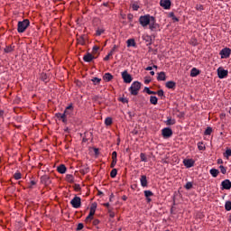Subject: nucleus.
<instances>
[{"instance_id": "obj_21", "label": "nucleus", "mask_w": 231, "mask_h": 231, "mask_svg": "<svg viewBox=\"0 0 231 231\" xmlns=\"http://www.w3.org/2000/svg\"><path fill=\"white\" fill-rule=\"evenodd\" d=\"M126 44L128 48H136V42H134V39H128Z\"/></svg>"}, {"instance_id": "obj_43", "label": "nucleus", "mask_w": 231, "mask_h": 231, "mask_svg": "<svg viewBox=\"0 0 231 231\" xmlns=\"http://www.w3.org/2000/svg\"><path fill=\"white\" fill-rule=\"evenodd\" d=\"M219 169L222 174H226V168L225 166L220 165Z\"/></svg>"}, {"instance_id": "obj_20", "label": "nucleus", "mask_w": 231, "mask_h": 231, "mask_svg": "<svg viewBox=\"0 0 231 231\" xmlns=\"http://www.w3.org/2000/svg\"><path fill=\"white\" fill-rule=\"evenodd\" d=\"M165 86L168 89H176V82L174 81H167Z\"/></svg>"}, {"instance_id": "obj_51", "label": "nucleus", "mask_w": 231, "mask_h": 231, "mask_svg": "<svg viewBox=\"0 0 231 231\" xmlns=\"http://www.w3.org/2000/svg\"><path fill=\"white\" fill-rule=\"evenodd\" d=\"M91 219H93V216L89 215L86 217V222L88 223V221H91Z\"/></svg>"}, {"instance_id": "obj_22", "label": "nucleus", "mask_w": 231, "mask_h": 231, "mask_svg": "<svg viewBox=\"0 0 231 231\" xmlns=\"http://www.w3.org/2000/svg\"><path fill=\"white\" fill-rule=\"evenodd\" d=\"M57 171H58V172H60V174H65V172L67 171L66 165L61 164V165L58 166Z\"/></svg>"}, {"instance_id": "obj_34", "label": "nucleus", "mask_w": 231, "mask_h": 231, "mask_svg": "<svg viewBox=\"0 0 231 231\" xmlns=\"http://www.w3.org/2000/svg\"><path fill=\"white\" fill-rule=\"evenodd\" d=\"M152 196H154V193L151 190H144V197L145 198H151Z\"/></svg>"}, {"instance_id": "obj_60", "label": "nucleus", "mask_w": 231, "mask_h": 231, "mask_svg": "<svg viewBox=\"0 0 231 231\" xmlns=\"http://www.w3.org/2000/svg\"><path fill=\"white\" fill-rule=\"evenodd\" d=\"M127 19L128 21H133V14H128Z\"/></svg>"}, {"instance_id": "obj_59", "label": "nucleus", "mask_w": 231, "mask_h": 231, "mask_svg": "<svg viewBox=\"0 0 231 231\" xmlns=\"http://www.w3.org/2000/svg\"><path fill=\"white\" fill-rule=\"evenodd\" d=\"M121 102H123V104H127L129 101L127 98H121Z\"/></svg>"}, {"instance_id": "obj_50", "label": "nucleus", "mask_w": 231, "mask_h": 231, "mask_svg": "<svg viewBox=\"0 0 231 231\" xmlns=\"http://www.w3.org/2000/svg\"><path fill=\"white\" fill-rule=\"evenodd\" d=\"M156 95H158V97H163L164 92H163V90L161 89V90L157 91Z\"/></svg>"}, {"instance_id": "obj_30", "label": "nucleus", "mask_w": 231, "mask_h": 231, "mask_svg": "<svg viewBox=\"0 0 231 231\" xmlns=\"http://www.w3.org/2000/svg\"><path fill=\"white\" fill-rule=\"evenodd\" d=\"M225 208L227 212H230L231 210V201L230 200H227L226 201L225 203Z\"/></svg>"}, {"instance_id": "obj_29", "label": "nucleus", "mask_w": 231, "mask_h": 231, "mask_svg": "<svg viewBox=\"0 0 231 231\" xmlns=\"http://www.w3.org/2000/svg\"><path fill=\"white\" fill-rule=\"evenodd\" d=\"M165 123H166V125H174V124H176V119L168 117V119Z\"/></svg>"}, {"instance_id": "obj_56", "label": "nucleus", "mask_w": 231, "mask_h": 231, "mask_svg": "<svg viewBox=\"0 0 231 231\" xmlns=\"http://www.w3.org/2000/svg\"><path fill=\"white\" fill-rule=\"evenodd\" d=\"M99 223H100V220H98V219H95V220L93 221V225H94L95 226H97V225H99Z\"/></svg>"}, {"instance_id": "obj_44", "label": "nucleus", "mask_w": 231, "mask_h": 231, "mask_svg": "<svg viewBox=\"0 0 231 231\" xmlns=\"http://www.w3.org/2000/svg\"><path fill=\"white\" fill-rule=\"evenodd\" d=\"M68 111H73V105H69L66 107L64 113L68 114Z\"/></svg>"}, {"instance_id": "obj_16", "label": "nucleus", "mask_w": 231, "mask_h": 231, "mask_svg": "<svg viewBox=\"0 0 231 231\" xmlns=\"http://www.w3.org/2000/svg\"><path fill=\"white\" fill-rule=\"evenodd\" d=\"M118 47L116 45H114L110 52L104 58V60L107 61L109 59H111L112 55H115V51H116V49Z\"/></svg>"}, {"instance_id": "obj_4", "label": "nucleus", "mask_w": 231, "mask_h": 231, "mask_svg": "<svg viewBox=\"0 0 231 231\" xmlns=\"http://www.w3.org/2000/svg\"><path fill=\"white\" fill-rule=\"evenodd\" d=\"M148 26L151 32H158V30H160V24L156 23V18L154 16L152 18Z\"/></svg>"}, {"instance_id": "obj_15", "label": "nucleus", "mask_w": 231, "mask_h": 231, "mask_svg": "<svg viewBox=\"0 0 231 231\" xmlns=\"http://www.w3.org/2000/svg\"><path fill=\"white\" fill-rule=\"evenodd\" d=\"M94 59H95V56H93V54H91L89 52H88L87 54H85L83 56V60L85 62H92Z\"/></svg>"}, {"instance_id": "obj_42", "label": "nucleus", "mask_w": 231, "mask_h": 231, "mask_svg": "<svg viewBox=\"0 0 231 231\" xmlns=\"http://www.w3.org/2000/svg\"><path fill=\"white\" fill-rule=\"evenodd\" d=\"M184 189H186V190H190V189H192V182H187Z\"/></svg>"}, {"instance_id": "obj_3", "label": "nucleus", "mask_w": 231, "mask_h": 231, "mask_svg": "<svg viewBox=\"0 0 231 231\" xmlns=\"http://www.w3.org/2000/svg\"><path fill=\"white\" fill-rule=\"evenodd\" d=\"M30 26V20L24 19L23 21L18 22L17 25V32L18 33H24L26 32V29Z\"/></svg>"}, {"instance_id": "obj_35", "label": "nucleus", "mask_w": 231, "mask_h": 231, "mask_svg": "<svg viewBox=\"0 0 231 231\" xmlns=\"http://www.w3.org/2000/svg\"><path fill=\"white\" fill-rule=\"evenodd\" d=\"M198 149L199 151H205L206 147L205 144H203V142L198 143Z\"/></svg>"}, {"instance_id": "obj_63", "label": "nucleus", "mask_w": 231, "mask_h": 231, "mask_svg": "<svg viewBox=\"0 0 231 231\" xmlns=\"http://www.w3.org/2000/svg\"><path fill=\"white\" fill-rule=\"evenodd\" d=\"M151 83V79H146L145 80H144V84H150Z\"/></svg>"}, {"instance_id": "obj_14", "label": "nucleus", "mask_w": 231, "mask_h": 231, "mask_svg": "<svg viewBox=\"0 0 231 231\" xmlns=\"http://www.w3.org/2000/svg\"><path fill=\"white\" fill-rule=\"evenodd\" d=\"M41 181L43 185H50L51 183V179H50V176L48 175H43L41 177Z\"/></svg>"}, {"instance_id": "obj_5", "label": "nucleus", "mask_w": 231, "mask_h": 231, "mask_svg": "<svg viewBox=\"0 0 231 231\" xmlns=\"http://www.w3.org/2000/svg\"><path fill=\"white\" fill-rule=\"evenodd\" d=\"M70 205H72L73 208H80V207H82V199L80 197L75 196L70 200Z\"/></svg>"}, {"instance_id": "obj_45", "label": "nucleus", "mask_w": 231, "mask_h": 231, "mask_svg": "<svg viewBox=\"0 0 231 231\" xmlns=\"http://www.w3.org/2000/svg\"><path fill=\"white\" fill-rule=\"evenodd\" d=\"M116 162L117 160H112V162L110 164L111 169H115V167L116 166Z\"/></svg>"}, {"instance_id": "obj_7", "label": "nucleus", "mask_w": 231, "mask_h": 231, "mask_svg": "<svg viewBox=\"0 0 231 231\" xmlns=\"http://www.w3.org/2000/svg\"><path fill=\"white\" fill-rule=\"evenodd\" d=\"M217 71L218 79H226V77H228V70L223 69L222 67L218 68Z\"/></svg>"}, {"instance_id": "obj_19", "label": "nucleus", "mask_w": 231, "mask_h": 231, "mask_svg": "<svg viewBox=\"0 0 231 231\" xmlns=\"http://www.w3.org/2000/svg\"><path fill=\"white\" fill-rule=\"evenodd\" d=\"M157 80H159V81H165V80H167V76L165 75L164 71H162V72L158 73Z\"/></svg>"}, {"instance_id": "obj_55", "label": "nucleus", "mask_w": 231, "mask_h": 231, "mask_svg": "<svg viewBox=\"0 0 231 231\" xmlns=\"http://www.w3.org/2000/svg\"><path fill=\"white\" fill-rule=\"evenodd\" d=\"M116 156H117L116 152H112V160H117V159H116Z\"/></svg>"}, {"instance_id": "obj_28", "label": "nucleus", "mask_w": 231, "mask_h": 231, "mask_svg": "<svg viewBox=\"0 0 231 231\" xmlns=\"http://www.w3.org/2000/svg\"><path fill=\"white\" fill-rule=\"evenodd\" d=\"M224 158H226L228 160L231 156V149L226 148V152L223 153Z\"/></svg>"}, {"instance_id": "obj_17", "label": "nucleus", "mask_w": 231, "mask_h": 231, "mask_svg": "<svg viewBox=\"0 0 231 231\" xmlns=\"http://www.w3.org/2000/svg\"><path fill=\"white\" fill-rule=\"evenodd\" d=\"M55 116H57L60 121H62L63 124H66V122H68V119L66 118V112H64L63 114L57 113Z\"/></svg>"}, {"instance_id": "obj_39", "label": "nucleus", "mask_w": 231, "mask_h": 231, "mask_svg": "<svg viewBox=\"0 0 231 231\" xmlns=\"http://www.w3.org/2000/svg\"><path fill=\"white\" fill-rule=\"evenodd\" d=\"M140 159H141V162H147V156H145V153L141 152L140 153Z\"/></svg>"}, {"instance_id": "obj_8", "label": "nucleus", "mask_w": 231, "mask_h": 231, "mask_svg": "<svg viewBox=\"0 0 231 231\" xmlns=\"http://www.w3.org/2000/svg\"><path fill=\"white\" fill-rule=\"evenodd\" d=\"M162 135L165 139L171 138V136H172V129H171L170 127L163 128L162 130Z\"/></svg>"}, {"instance_id": "obj_10", "label": "nucleus", "mask_w": 231, "mask_h": 231, "mask_svg": "<svg viewBox=\"0 0 231 231\" xmlns=\"http://www.w3.org/2000/svg\"><path fill=\"white\" fill-rule=\"evenodd\" d=\"M222 189L223 190H230L231 189V181L230 180L226 179L221 182Z\"/></svg>"}, {"instance_id": "obj_31", "label": "nucleus", "mask_w": 231, "mask_h": 231, "mask_svg": "<svg viewBox=\"0 0 231 231\" xmlns=\"http://www.w3.org/2000/svg\"><path fill=\"white\" fill-rule=\"evenodd\" d=\"M5 53H12V51H14V47H12L11 45L6 46L4 49Z\"/></svg>"}, {"instance_id": "obj_25", "label": "nucleus", "mask_w": 231, "mask_h": 231, "mask_svg": "<svg viewBox=\"0 0 231 231\" xmlns=\"http://www.w3.org/2000/svg\"><path fill=\"white\" fill-rule=\"evenodd\" d=\"M200 71L199 69L193 68L190 70V77H198V75H199Z\"/></svg>"}, {"instance_id": "obj_36", "label": "nucleus", "mask_w": 231, "mask_h": 231, "mask_svg": "<svg viewBox=\"0 0 231 231\" xmlns=\"http://www.w3.org/2000/svg\"><path fill=\"white\" fill-rule=\"evenodd\" d=\"M204 134H206V136H209V134H212V127H207V129L204 132Z\"/></svg>"}, {"instance_id": "obj_11", "label": "nucleus", "mask_w": 231, "mask_h": 231, "mask_svg": "<svg viewBox=\"0 0 231 231\" xmlns=\"http://www.w3.org/2000/svg\"><path fill=\"white\" fill-rule=\"evenodd\" d=\"M160 5L164 10H171V0H161Z\"/></svg>"}, {"instance_id": "obj_54", "label": "nucleus", "mask_w": 231, "mask_h": 231, "mask_svg": "<svg viewBox=\"0 0 231 231\" xmlns=\"http://www.w3.org/2000/svg\"><path fill=\"white\" fill-rule=\"evenodd\" d=\"M91 210H97V203H92L91 207H90Z\"/></svg>"}, {"instance_id": "obj_23", "label": "nucleus", "mask_w": 231, "mask_h": 231, "mask_svg": "<svg viewBox=\"0 0 231 231\" xmlns=\"http://www.w3.org/2000/svg\"><path fill=\"white\" fill-rule=\"evenodd\" d=\"M103 79L106 82H111V80H113V76L111 73L107 72L104 75Z\"/></svg>"}, {"instance_id": "obj_40", "label": "nucleus", "mask_w": 231, "mask_h": 231, "mask_svg": "<svg viewBox=\"0 0 231 231\" xmlns=\"http://www.w3.org/2000/svg\"><path fill=\"white\" fill-rule=\"evenodd\" d=\"M14 180H21L23 178V175L21 174V172L18 171L14 174Z\"/></svg>"}, {"instance_id": "obj_12", "label": "nucleus", "mask_w": 231, "mask_h": 231, "mask_svg": "<svg viewBox=\"0 0 231 231\" xmlns=\"http://www.w3.org/2000/svg\"><path fill=\"white\" fill-rule=\"evenodd\" d=\"M183 163L187 169H190L191 167H194L196 162L193 159H184Z\"/></svg>"}, {"instance_id": "obj_48", "label": "nucleus", "mask_w": 231, "mask_h": 231, "mask_svg": "<svg viewBox=\"0 0 231 231\" xmlns=\"http://www.w3.org/2000/svg\"><path fill=\"white\" fill-rule=\"evenodd\" d=\"M82 228H84V224H82V223L78 224L77 230L78 231L82 230Z\"/></svg>"}, {"instance_id": "obj_27", "label": "nucleus", "mask_w": 231, "mask_h": 231, "mask_svg": "<svg viewBox=\"0 0 231 231\" xmlns=\"http://www.w3.org/2000/svg\"><path fill=\"white\" fill-rule=\"evenodd\" d=\"M66 180H67L69 183H74V182H75V177H73L72 174H67V176H66Z\"/></svg>"}, {"instance_id": "obj_13", "label": "nucleus", "mask_w": 231, "mask_h": 231, "mask_svg": "<svg viewBox=\"0 0 231 231\" xmlns=\"http://www.w3.org/2000/svg\"><path fill=\"white\" fill-rule=\"evenodd\" d=\"M78 42L81 44V46H86V42H88V35L83 34L78 38Z\"/></svg>"}, {"instance_id": "obj_6", "label": "nucleus", "mask_w": 231, "mask_h": 231, "mask_svg": "<svg viewBox=\"0 0 231 231\" xmlns=\"http://www.w3.org/2000/svg\"><path fill=\"white\" fill-rule=\"evenodd\" d=\"M122 79L125 84H131V82H133V77L131 74H129V72H127V70L122 72Z\"/></svg>"}, {"instance_id": "obj_26", "label": "nucleus", "mask_w": 231, "mask_h": 231, "mask_svg": "<svg viewBox=\"0 0 231 231\" xmlns=\"http://www.w3.org/2000/svg\"><path fill=\"white\" fill-rule=\"evenodd\" d=\"M150 103L152 104V106H156L158 104V97H156V96H151Z\"/></svg>"}, {"instance_id": "obj_52", "label": "nucleus", "mask_w": 231, "mask_h": 231, "mask_svg": "<svg viewBox=\"0 0 231 231\" xmlns=\"http://www.w3.org/2000/svg\"><path fill=\"white\" fill-rule=\"evenodd\" d=\"M145 93H147L148 95H151V89L148 88V87H145L144 88V90H143Z\"/></svg>"}, {"instance_id": "obj_32", "label": "nucleus", "mask_w": 231, "mask_h": 231, "mask_svg": "<svg viewBox=\"0 0 231 231\" xmlns=\"http://www.w3.org/2000/svg\"><path fill=\"white\" fill-rule=\"evenodd\" d=\"M169 17L172 18V21H174L175 23H178L180 21V19L176 17V15H174L173 12L169 14Z\"/></svg>"}, {"instance_id": "obj_57", "label": "nucleus", "mask_w": 231, "mask_h": 231, "mask_svg": "<svg viewBox=\"0 0 231 231\" xmlns=\"http://www.w3.org/2000/svg\"><path fill=\"white\" fill-rule=\"evenodd\" d=\"M95 212H97V210H95V209H90L89 215L93 217V216H95Z\"/></svg>"}, {"instance_id": "obj_49", "label": "nucleus", "mask_w": 231, "mask_h": 231, "mask_svg": "<svg viewBox=\"0 0 231 231\" xmlns=\"http://www.w3.org/2000/svg\"><path fill=\"white\" fill-rule=\"evenodd\" d=\"M74 190H76L77 192H79V190H80V185L75 184V186H74Z\"/></svg>"}, {"instance_id": "obj_64", "label": "nucleus", "mask_w": 231, "mask_h": 231, "mask_svg": "<svg viewBox=\"0 0 231 231\" xmlns=\"http://www.w3.org/2000/svg\"><path fill=\"white\" fill-rule=\"evenodd\" d=\"M145 70H146V71H152V67H147V68L145 69Z\"/></svg>"}, {"instance_id": "obj_2", "label": "nucleus", "mask_w": 231, "mask_h": 231, "mask_svg": "<svg viewBox=\"0 0 231 231\" xmlns=\"http://www.w3.org/2000/svg\"><path fill=\"white\" fill-rule=\"evenodd\" d=\"M141 88H142V83H140L139 81H134L131 87L129 88L128 91L131 93V95H134V97H136V95H138V92L140 91Z\"/></svg>"}, {"instance_id": "obj_62", "label": "nucleus", "mask_w": 231, "mask_h": 231, "mask_svg": "<svg viewBox=\"0 0 231 231\" xmlns=\"http://www.w3.org/2000/svg\"><path fill=\"white\" fill-rule=\"evenodd\" d=\"M33 185H37V181H35V180H31V186L33 187Z\"/></svg>"}, {"instance_id": "obj_24", "label": "nucleus", "mask_w": 231, "mask_h": 231, "mask_svg": "<svg viewBox=\"0 0 231 231\" xmlns=\"http://www.w3.org/2000/svg\"><path fill=\"white\" fill-rule=\"evenodd\" d=\"M209 174H211L213 178H217V175L219 174V170L213 168L209 171Z\"/></svg>"}, {"instance_id": "obj_41", "label": "nucleus", "mask_w": 231, "mask_h": 231, "mask_svg": "<svg viewBox=\"0 0 231 231\" xmlns=\"http://www.w3.org/2000/svg\"><path fill=\"white\" fill-rule=\"evenodd\" d=\"M132 8H133V10H134V12H138V10L140 9V5H138V4H136V3H134L132 5Z\"/></svg>"}, {"instance_id": "obj_33", "label": "nucleus", "mask_w": 231, "mask_h": 231, "mask_svg": "<svg viewBox=\"0 0 231 231\" xmlns=\"http://www.w3.org/2000/svg\"><path fill=\"white\" fill-rule=\"evenodd\" d=\"M118 174V170L113 169L110 172V177L111 178H116V175Z\"/></svg>"}, {"instance_id": "obj_37", "label": "nucleus", "mask_w": 231, "mask_h": 231, "mask_svg": "<svg viewBox=\"0 0 231 231\" xmlns=\"http://www.w3.org/2000/svg\"><path fill=\"white\" fill-rule=\"evenodd\" d=\"M105 124H106V125H111L113 124V118H111V117H106V118L105 119Z\"/></svg>"}, {"instance_id": "obj_46", "label": "nucleus", "mask_w": 231, "mask_h": 231, "mask_svg": "<svg viewBox=\"0 0 231 231\" xmlns=\"http://www.w3.org/2000/svg\"><path fill=\"white\" fill-rule=\"evenodd\" d=\"M104 29H97L96 32V35L100 36L101 33H104Z\"/></svg>"}, {"instance_id": "obj_58", "label": "nucleus", "mask_w": 231, "mask_h": 231, "mask_svg": "<svg viewBox=\"0 0 231 231\" xmlns=\"http://www.w3.org/2000/svg\"><path fill=\"white\" fill-rule=\"evenodd\" d=\"M0 118H5V111L0 110Z\"/></svg>"}, {"instance_id": "obj_18", "label": "nucleus", "mask_w": 231, "mask_h": 231, "mask_svg": "<svg viewBox=\"0 0 231 231\" xmlns=\"http://www.w3.org/2000/svg\"><path fill=\"white\" fill-rule=\"evenodd\" d=\"M140 183L142 187H147V185H149V182L147 181V176L141 175Z\"/></svg>"}, {"instance_id": "obj_61", "label": "nucleus", "mask_w": 231, "mask_h": 231, "mask_svg": "<svg viewBox=\"0 0 231 231\" xmlns=\"http://www.w3.org/2000/svg\"><path fill=\"white\" fill-rule=\"evenodd\" d=\"M217 163L218 165H223V159H218Z\"/></svg>"}, {"instance_id": "obj_1", "label": "nucleus", "mask_w": 231, "mask_h": 231, "mask_svg": "<svg viewBox=\"0 0 231 231\" xmlns=\"http://www.w3.org/2000/svg\"><path fill=\"white\" fill-rule=\"evenodd\" d=\"M153 17L154 16H152L151 14L141 15L139 17V23L143 28H147L149 24H151V21H152Z\"/></svg>"}, {"instance_id": "obj_9", "label": "nucleus", "mask_w": 231, "mask_h": 231, "mask_svg": "<svg viewBox=\"0 0 231 231\" xmlns=\"http://www.w3.org/2000/svg\"><path fill=\"white\" fill-rule=\"evenodd\" d=\"M221 59H228L231 54V49L230 48H224L220 51Z\"/></svg>"}, {"instance_id": "obj_53", "label": "nucleus", "mask_w": 231, "mask_h": 231, "mask_svg": "<svg viewBox=\"0 0 231 231\" xmlns=\"http://www.w3.org/2000/svg\"><path fill=\"white\" fill-rule=\"evenodd\" d=\"M42 79L43 82H46L48 80V76L46 74H42Z\"/></svg>"}, {"instance_id": "obj_38", "label": "nucleus", "mask_w": 231, "mask_h": 231, "mask_svg": "<svg viewBox=\"0 0 231 231\" xmlns=\"http://www.w3.org/2000/svg\"><path fill=\"white\" fill-rule=\"evenodd\" d=\"M101 81H102V79H98V78L92 79V82L95 84V86H98V84H100Z\"/></svg>"}, {"instance_id": "obj_47", "label": "nucleus", "mask_w": 231, "mask_h": 231, "mask_svg": "<svg viewBox=\"0 0 231 231\" xmlns=\"http://www.w3.org/2000/svg\"><path fill=\"white\" fill-rule=\"evenodd\" d=\"M92 50H93V53H97L100 50V47L95 45Z\"/></svg>"}]
</instances>
